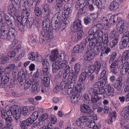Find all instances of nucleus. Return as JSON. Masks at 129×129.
<instances>
[{
	"instance_id": "f257e3e1",
	"label": "nucleus",
	"mask_w": 129,
	"mask_h": 129,
	"mask_svg": "<svg viewBox=\"0 0 129 129\" xmlns=\"http://www.w3.org/2000/svg\"><path fill=\"white\" fill-rule=\"evenodd\" d=\"M51 55L50 56V59L52 61L55 60V61L58 62V63L57 65L58 67V68L59 69H62L66 66L68 63L66 59H64L62 61L58 59L56 60L58 55V50H56L52 51L51 52Z\"/></svg>"
},
{
	"instance_id": "f03ea898",
	"label": "nucleus",
	"mask_w": 129,
	"mask_h": 129,
	"mask_svg": "<svg viewBox=\"0 0 129 129\" xmlns=\"http://www.w3.org/2000/svg\"><path fill=\"white\" fill-rule=\"evenodd\" d=\"M108 44L103 43H100L96 44L95 47V49L98 52L97 53L100 52L101 50V54L100 57L101 58L103 56V55L104 54L107 55L110 52V49L109 48L107 47Z\"/></svg>"
},
{
	"instance_id": "7ed1b4c3",
	"label": "nucleus",
	"mask_w": 129,
	"mask_h": 129,
	"mask_svg": "<svg viewBox=\"0 0 129 129\" xmlns=\"http://www.w3.org/2000/svg\"><path fill=\"white\" fill-rule=\"evenodd\" d=\"M21 113V109L20 107L13 106L11 107V110H8L6 113L8 116L12 115L17 121L20 118Z\"/></svg>"
},
{
	"instance_id": "20e7f679",
	"label": "nucleus",
	"mask_w": 129,
	"mask_h": 129,
	"mask_svg": "<svg viewBox=\"0 0 129 129\" xmlns=\"http://www.w3.org/2000/svg\"><path fill=\"white\" fill-rule=\"evenodd\" d=\"M69 73V75L67 80H66L65 79H63L60 83V89L61 90L65 88L69 84L71 81H72L73 79H75L77 77L74 76V73L73 70H71Z\"/></svg>"
},
{
	"instance_id": "39448f33",
	"label": "nucleus",
	"mask_w": 129,
	"mask_h": 129,
	"mask_svg": "<svg viewBox=\"0 0 129 129\" xmlns=\"http://www.w3.org/2000/svg\"><path fill=\"white\" fill-rule=\"evenodd\" d=\"M20 5L22 6L21 9L22 12V13L24 16L26 17L28 16L29 13L28 10V7L29 6V3L27 0H20Z\"/></svg>"
},
{
	"instance_id": "423d86ee",
	"label": "nucleus",
	"mask_w": 129,
	"mask_h": 129,
	"mask_svg": "<svg viewBox=\"0 0 129 129\" xmlns=\"http://www.w3.org/2000/svg\"><path fill=\"white\" fill-rule=\"evenodd\" d=\"M10 75L6 72L0 75V78H1V83L0 84V87H1L6 88L8 87V82L9 80Z\"/></svg>"
},
{
	"instance_id": "0eeeda50",
	"label": "nucleus",
	"mask_w": 129,
	"mask_h": 129,
	"mask_svg": "<svg viewBox=\"0 0 129 129\" xmlns=\"http://www.w3.org/2000/svg\"><path fill=\"white\" fill-rule=\"evenodd\" d=\"M49 74V71L45 69L41 73V78L42 83L45 87H48L49 86L50 79L48 75Z\"/></svg>"
},
{
	"instance_id": "6e6552de",
	"label": "nucleus",
	"mask_w": 129,
	"mask_h": 129,
	"mask_svg": "<svg viewBox=\"0 0 129 129\" xmlns=\"http://www.w3.org/2000/svg\"><path fill=\"white\" fill-rule=\"evenodd\" d=\"M98 54L95 52V50L93 48L90 47L85 53L84 56V59L86 60L90 61L93 59Z\"/></svg>"
},
{
	"instance_id": "1a4fd4ad",
	"label": "nucleus",
	"mask_w": 129,
	"mask_h": 129,
	"mask_svg": "<svg viewBox=\"0 0 129 129\" xmlns=\"http://www.w3.org/2000/svg\"><path fill=\"white\" fill-rule=\"evenodd\" d=\"M14 18L10 14H6L5 16L4 11L0 10V23L3 25H6V21Z\"/></svg>"
},
{
	"instance_id": "9d476101",
	"label": "nucleus",
	"mask_w": 129,
	"mask_h": 129,
	"mask_svg": "<svg viewBox=\"0 0 129 129\" xmlns=\"http://www.w3.org/2000/svg\"><path fill=\"white\" fill-rule=\"evenodd\" d=\"M23 17H21V20L22 22V23L23 25L26 26L27 27L30 28L33 24L34 22V19L33 18L30 17L28 19L27 17H26L25 16H24L23 15Z\"/></svg>"
},
{
	"instance_id": "9b49d317",
	"label": "nucleus",
	"mask_w": 129,
	"mask_h": 129,
	"mask_svg": "<svg viewBox=\"0 0 129 129\" xmlns=\"http://www.w3.org/2000/svg\"><path fill=\"white\" fill-rule=\"evenodd\" d=\"M86 43L89 42L90 48H93L95 49V47L96 44L99 43V41L95 37H92V36L88 35L86 38Z\"/></svg>"
},
{
	"instance_id": "f8f14e48",
	"label": "nucleus",
	"mask_w": 129,
	"mask_h": 129,
	"mask_svg": "<svg viewBox=\"0 0 129 129\" xmlns=\"http://www.w3.org/2000/svg\"><path fill=\"white\" fill-rule=\"evenodd\" d=\"M90 108L88 105L83 104L80 106V111L86 114L88 117L92 116L93 115L94 113L90 109Z\"/></svg>"
},
{
	"instance_id": "ddd939ff",
	"label": "nucleus",
	"mask_w": 129,
	"mask_h": 129,
	"mask_svg": "<svg viewBox=\"0 0 129 129\" xmlns=\"http://www.w3.org/2000/svg\"><path fill=\"white\" fill-rule=\"evenodd\" d=\"M101 67V63L99 61H96L94 65H91L88 68V73H92L94 72L97 74Z\"/></svg>"
},
{
	"instance_id": "4468645a",
	"label": "nucleus",
	"mask_w": 129,
	"mask_h": 129,
	"mask_svg": "<svg viewBox=\"0 0 129 129\" xmlns=\"http://www.w3.org/2000/svg\"><path fill=\"white\" fill-rule=\"evenodd\" d=\"M82 27L80 20L77 19L73 23L71 27V31L74 33L77 32Z\"/></svg>"
},
{
	"instance_id": "2eb2a0df",
	"label": "nucleus",
	"mask_w": 129,
	"mask_h": 129,
	"mask_svg": "<svg viewBox=\"0 0 129 129\" xmlns=\"http://www.w3.org/2000/svg\"><path fill=\"white\" fill-rule=\"evenodd\" d=\"M8 27L7 25H2L0 28V38L2 39L8 40Z\"/></svg>"
},
{
	"instance_id": "dca6fc26",
	"label": "nucleus",
	"mask_w": 129,
	"mask_h": 129,
	"mask_svg": "<svg viewBox=\"0 0 129 129\" xmlns=\"http://www.w3.org/2000/svg\"><path fill=\"white\" fill-rule=\"evenodd\" d=\"M116 26L120 27L119 32L120 34H122L127 29V25L126 22L124 20L119 21L117 23Z\"/></svg>"
},
{
	"instance_id": "f3484780",
	"label": "nucleus",
	"mask_w": 129,
	"mask_h": 129,
	"mask_svg": "<svg viewBox=\"0 0 129 129\" xmlns=\"http://www.w3.org/2000/svg\"><path fill=\"white\" fill-rule=\"evenodd\" d=\"M15 68V66L14 64H9L4 69L0 67V75H2V74L4 72H6V73L10 74L11 72Z\"/></svg>"
},
{
	"instance_id": "a211bd4d",
	"label": "nucleus",
	"mask_w": 129,
	"mask_h": 129,
	"mask_svg": "<svg viewBox=\"0 0 129 129\" xmlns=\"http://www.w3.org/2000/svg\"><path fill=\"white\" fill-rule=\"evenodd\" d=\"M41 33L43 37L45 38V40H47L49 41L51 36L52 35L51 31L49 29H41Z\"/></svg>"
},
{
	"instance_id": "6ab92c4d",
	"label": "nucleus",
	"mask_w": 129,
	"mask_h": 129,
	"mask_svg": "<svg viewBox=\"0 0 129 129\" xmlns=\"http://www.w3.org/2000/svg\"><path fill=\"white\" fill-rule=\"evenodd\" d=\"M41 19L42 21V26L43 29H49L50 22L49 20L47 18H45V17L41 16Z\"/></svg>"
},
{
	"instance_id": "aec40b11",
	"label": "nucleus",
	"mask_w": 129,
	"mask_h": 129,
	"mask_svg": "<svg viewBox=\"0 0 129 129\" xmlns=\"http://www.w3.org/2000/svg\"><path fill=\"white\" fill-rule=\"evenodd\" d=\"M117 61L116 60H115L112 62L110 66V68L112 69L111 72L114 74L115 75L116 73H118V72L119 69L117 67Z\"/></svg>"
},
{
	"instance_id": "412c9836",
	"label": "nucleus",
	"mask_w": 129,
	"mask_h": 129,
	"mask_svg": "<svg viewBox=\"0 0 129 129\" xmlns=\"http://www.w3.org/2000/svg\"><path fill=\"white\" fill-rule=\"evenodd\" d=\"M100 25L99 24H98L92 27L88 31L89 35L92 36V35L93 36L96 35L99 29H98V27Z\"/></svg>"
},
{
	"instance_id": "4be33fe9",
	"label": "nucleus",
	"mask_w": 129,
	"mask_h": 129,
	"mask_svg": "<svg viewBox=\"0 0 129 129\" xmlns=\"http://www.w3.org/2000/svg\"><path fill=\"white\" fill-rule=\"evenodd\" d=\"M106 94L108 96L113 95L114 93L113 88L109 84L107 85L105 89Z\"/></svg>"
},
{
	"instance_id": "5701e85b",
	"label": "nucleus",
	"mask_w": 129,
	"mask_h": 129,
	"mask_svg": "<svg viewBox=\"0 0 129 129\" xmlns=\"http://www.w3.org/2000/svg\"><path fill=\"white\" fill-rule=\"evenodd\" d=\"M71 7L70 4H67L64 6V12L63 13V15L65 17L69 20L70 17V15L71 12Z\"/></svg>"
},
{
	"instance_id": "b1692460",
	"label": "nucleus",
	"mask_w": 129,
	"mask_h": 129,
	"mask_svg": "<svg viewBox=\"0 0 129 129\" xmlns=\"http://www.w3.org/2000/svg\"><path fill=\"white\" fill-rule=\"evenodd\" d=\"M86 46L85 43H82L80 47L79 45H75L73 48V50L76 53L81 52L84 49Z\"/></svg>"
},
{
	"instance_id": "393cba45",
	"label": "nucleus",
	"mask_w": 129,
	"mask_h": 129,
	"mask_svg": "<svg viewBox=\"0 0 129 129\" xmlns=\"http://www.w3.org/2000/svg\"><path fill=\"white\" fill-rule=\"evenodd\" d=\"M15 32V30L13 27H11L8 30V40L10 41L12 40L14 38Z\"/></svg>"
},
{
	"instance_id": "a878e982",
	"label": "nucleus",
	"mask_w": 129,
	"mask_h": 129,
	"mask_svg": "<svg viewBox=\"0 0 129 129\" xmlns=\"http://www.w3.org/2000/svg\"><path fill=\"white\" fill-rule=\"evenodd\" d=\"M86 3L84 0H79L76 3L75 7L77 10H79L80 8L85 7Z\"/></svg>"
},
{
	"instance_id": "bb28decb",
	"label": "nucleus",
	"mask_w": 129,
	"mask_h": 129,
	"mask_svg": "<svg viewBox=\"0 0 129 129\" xmlns=\"http://www.w3.org/2000/svg\"><path fill=\"white\" fill-rule=\"evenodd\" d=\"M80 96L79 93L74 92L71 97V101L72 103H76L80 100Z\"/></svg>"
},
{
	"instance_id": "cd10ccee",
	"label": "nucleus",
	"mask_w": 129,
	"mask_h": 129,
	"mask_svg": "<svg viewBox=\"0 0 129 129\" xmlns=\"http://www.w3.org/2000/svg\"><path fill=\"white\" fill-rule=\"evenodd\" d=\"M29 59L32 60L38 61L40 58V55L37 52H31L29 54Z\"/></svg>"
},
{
	"instance_id": "c85d7f7f",
	"label": "nucleus",
	"mask_w": 129,
	"mask_h": 129,
	"mask_svg": "<svg viewBox=\"0 0 129 129\" xmlns=\"http://www.w3.org/2000/svg\"><path fill=\"white\" fill-rule=\"evenodd\" d=\"M69 21L68 19H66L62 21V22H60L59 27L57 31H62L66 27V25L68 24Z\"/></svg>"
},
{
	"instance_id": "c756f323",
	"label": "nucleus",
	"mask_w": 129,
	"mask_h": 129,
	"mask_svg": "<svg viewBox=\"0 0 129 129\" xmlns=\"http://www.w3.org/2000/svg\"><path fill=\"white\" fill-rule=\"evenodd\" d=\"M88 126L89 127L91 128L92 129H99L100 128V126L99 123H98L95 125V122L93 120L89 121L88 122Z\"/></svg>"
},
{
	"instance_id": "7c9ffc66",
	"label": "nucleus",
	"mask_w": 129,
	"mask_h": 129,
	"mask_svg": "<svg viewBox=\"0 0 129 129\" xmlns=\"http://www.w3.org/2000/svg\"><path fill=\"white\" fill-rule=\"evenodd\" d=\"M55 16H56L57 19L56 20H61V21H63L66 19H68L67 18L63 15V13L61 11H59L57 13L55 14Z\"/></svg>"
},
{
	"instance_id": "2f4dec72",
	"label": "nucleus",
	"mask_w": 129,
	"mask_h": 129,
	"mask_svg": "<svg viewBox=\"0 0 129 129\" xmlns=\"http://www.w3.org/2000/svg\"><path fill=\"white\" fill-rule=\"evenodd\" d=\"M120 115L126 119H129V111L128 109L124 108L121 111Z\"/></svg>"
},
{
	"instance_id": "473e14b6",
	"label": "nucleus",
	"mask_w": 129,
	"mask_h": 129,
	"mask_svg": "<svg viewBox=\"0 0 129 129\" xmlns=\"http://www.w3.org/2000/svg\"><path fill=\"white\" fill-rule=\"evenodd\" d=\"M48 118V115L46 114H44L39 118V121L38 125L40 126L43 125V122L45 121Z\"/></svg>"
},
{
	"instance_id": "72a5a7b5",
	"label": "nucleus",
	"mask_w": 129,
	"mask_h": 129,
	"mask_svg": "<svg viewBox=\"0 0 129 129\" xmlns=\"http://www.w3.org/2000/svg\"><path fill=\"white\" fill-rule=\"evenodd\" d=\"M119 7V4L116 2L113 1L110 3L109 8L111 10H114L117 9Z\"/></svg>"
},
{
	"instance_id": "f704fd0d",
	"label": "nucleus",
	"mask_w": 129,
	"mask_h": 129,
	"mask_svg": "<svg viewBox=\"0 0 129 129\" xmlns=\"http://www.w3.org/2000/svg\"><path fill=\"white\" fill-rule=\"evenodd\" d=\"M39 85V83L38 81L34 80L32 81L31 88L32 91L34 93L37 90Z\"/></svg>"
},
{
	"instance_id": "c9c22d12",
	"label": "nucleus",
	"mask_w": 129,
	"mask_h": 129,
	"mask_svg": "<svg viewBox=\"0 0 129 129\" xmlns=\"http://www.w3.org/2000/svg\"><path fill=\"white\" fill-rule=\"evenodd\" d=\"M81 67L80 64L79 63H76L74 66V69L75 72L74 74V76L75 77H77V76L79 71Z\"/></svg>"
},
{
	"instance_id": "e433bc0d",
	"label": "nucleus",
	"mask_w": 129,
	"mask_h": 129,
	"mask_svg": "<svg viewBox=\"0 0 129 129\" xmlns=\"http://www.w3.org/2000/svg\"><path fill=\"white\" fill-rule=\"evenodd\" d=\"M77 32V35L75 37L74 39V41L76 42H77L84 35L83 32L82 30L80 29Z\"/></svg>"
},
{
	"instance_id": "4c0bfd02",
	"label": "nucleus",
	"mask_w": 129,
	"mask_h": 129,
	"mask_svg": "<svg viewBox=\"0 0 129 129\" xmlns=\"http://www.w3.org/2000/svg\"><path fill=\"white\" fill-rule=\"evenodd\" d=\"M42 63L43 66L42 71H44V70H45V69L46 70H47V71H49L48 68L49 64L47 60L46 59H44L42 60Z\"/></svg>"
},
{
	"instance_id": "58836bf2",
	"label": "nucleus",
	"mask_w": 129,
	"mask_h": 129,
	"mask_svg": "<svg viewBox=\"0 0 129 129\" xmlns=\"http://www.w3.org/2000/svg\"><path fill=\"white\" fill-rule=\"evenodd\" d=\"M6 25L8 27L7 25L11 27H14L15 26V21L14 18L11 19L6 21Z\"/></svg>"
},
{
	"instance_id": "ea45409f",
	"label": "nucleus",
	"mask_w": 129,
	"mask_h": 129,
	"mask_svg": "<svg viewBox=\"0 0 129 129\" xmlns=\"http://www.w3.org/2000/svg\"><path fill=\"white\" fill-rule=\"evenodd\" d=\"M129 58V50H125L123 53L122 59L123 61L127 60Z\"/></svg>"
},
{
	"instance_id": "a19ab883",
	"label": "nucleus",
	"mask_w": 129,
	"mask_h": 129,
	"mask_svg": "<svg viewBox=\"0 0 129 129\" xmlns=\"http://www.w3.org/2000/svg\"><path fill=\"white\" fill-rule=\"evenodd\" d=\"M110 38L112 39L118 38V33L116 30H113L109 34Z\"/></svg>"
},
{
	"instance_id": "79ce46f5",
	"label": "nucleus",
	"mask_w": 129,
	"mask_h": 129,
	"mask_svg": "<svg viewBox=\"0 0 129 129\" xmlns=\"http://www.w3.org/2000/svg\"><path fill=\"white\" fill-rule=\"evenodd\" d=\"M60 21L58 20H56L54 21V23H53L52 25L53 28L57 30L59 24H60Z\"/></svg>"
},
{
	"instance_id": "37998d69",
	"label": "nucleus",
	"mask_w": 129,
	"mask_h": 129,
	"mask_svg": "<svg viewBox=\"0 0 129 129\" xmlns=\"http://www.w3.org/2000/svg\"><path fill=\"white\" fill-rule=\"evenodd\" d=\"M58 62L54 61L52 64V71L54 73H55L57 72L58 70L59 69L58 68L57 65L58 64Z\"/></svg>"
},
{
	"instance_id": "c03bdc74",
	"label": "nucleus",
	"mask_w": 129,
	"mask_h": 129,
	"mask_svg": "<svg viewBox=\"0 0 129 129\" xmlns=\"http://www.w3.org/2000/svg\"><path fill=\"white\" fill-rule=\"evenodd\" d=\"M43 10L47 15H49L51 14H52L51 13V10L49 9V6L47 5H45L44 6Z\"/></svg>"
},
{
	"instance_id": "a18cd8bd",
	"label": "nucleus",
	"mask_w": 129,
	"mask_h": 129,
	"mask_svg": "<svg viewBox=\"0 0 129 129\" xmlns=\"http://www.w3.org/2000/svg\"><path fill=\"white\" fill-rule=\"evenodd\" d=\"M96 89H94L93 88H90L88 91V94L91 96L96 95Z\"/></svg>"
},
{
	"instance_id": "49530a36",
	"label": "nucleus",
	"mask_w": 129,
	"mask_h": 129,
	"mask_svg": "<svg viewBox=\"0 0 129 129\" xmlns=\"http://www.w3.org/2000/svg\"><path fill=\"white\" fill-rule=\"evenodd\" d=\"M31 74L33 78V80L35 81V78L36 79V78H38L39 77V73L38 70L33 71L31 72Z\"/></svg>"
},
{
	"instance_id": "de8ad7c7",
	"label": "nucleus",
	"mask_w": 129,
	"mask_h": 129,
	"mask_svg": "<svg viewBox=\"0 0 129 129\" xmlns=\"http://www.w3.org/2000/svg\"><path fill=\"white\" fill-rule=\"evenodd\" d=\"M96 95H104L105 93V89L103 87H101L99 88L96 90Z\"/></svg>"
},
{
	"instance_id": "09e8293b",
	"label": "nucleus",
	"mask_w": 129,
	"mask_h": 129,
	"mask_svg": "<svg viewBox=\"0 0 129 129\" xmlns=\"http://www.w3.org/2000/svg\"><path fill=\"white\" fill-rule=\"evenodd\" d=\"M20 17H18L17 18V20L20 22L19 24H18V27L19 30L21 31H22L24 30V26L25 25H23L22 23L21 20H19Z\"/></svg>"
},
{
	"instance_id": "8fccbe9b",
	"label": "nucleus",
	"mask_w": 129,
	"mask_h": 129,
	"mask_svg": "<svg viewBox=\"0 0 129 129\" xmlns=\"http://www.w3.org/2000/svg\"><path fill=\"white\" fill-rule=\"evenodd\" d=\"M34 13L37 16H41V12L38 7H36L35 8Z\"/></svg>"
},
{
	"instance_id": "3c124183",
	"label": "nucleus",
	"mask_w": 129,
	"mask_h": 129,
	"mask_svg": "<svg viewBox=\"0 0 129 129\" xmlns=\"http://www.w3.org/2000/svg\"><path fill=\"white\" fill-rule=\"evenodd\" d=\"M113 39L112 40L110 44V46L111 48H113L117 45L118 41V38Z\"/></svg>"
},
{
	"instance_id": "603ef678",
	"label": "nucleus",
	"mask_w": 129,
	"mask_h": 129,
	"mask_svg": "<svg viewBox=\"0 0 129 129\" xmlns=\"http://www.w3.org/2000/svg\"><path fill=\"white\" fill-rule=\"evenodd\" d=\"M25 120L21 121L20 122L19 125L21 129H27Z\"/></svg>"
},
{
	"instance_id": "864d4df0",
	"label": "nucleus",
	"mask_w": 129,
	"mask_h": 129,
	"mask_svg": "<svg viewBox=\"0 0 129 129\" xmlns=\"http://www.w3.org/2000/svg\"><path fill=\"white\" fill-rule=\"evenodd\" d=\"M117 56V53L114 52L112 53L111 55L109 60V63H111L113 61H114Z\"/></svg>"
},
{
	"instance_id": "5fc2aeb1",
	"label": "nucleus",
	"mask_w": 129,
	"mask_h": 129,
	"mask_svg": "<svg viewBox=\"0 0 129 129\" xmlns=\"http://www.w3.org/2000/svg\"><path fill=\"white\" fill-rule=\"evenodd\" d=\"M92 97L91 99L92 103H96L98 101L101 100L102 99V98L101 97H99L98 96L96 97L94 96Z\"/></svg>"
},
{
	"instance_id": "6e6d98bb",
	"label": "nucleus",
	"mask_w": 129,
	"mask_h": 129,
	"mask_svg": "<svg viewBox=\"0 0 129 129\" xmlns=\"http://www.w3.org/2000/svg\"><path fill=\"white\" fill-rule=\"evenodd\" d=\"M87 72H82L80 75L79 76V79L81 80V81L82 82L86 79L87 76Z\"/></svg>"
},
{
	"instance_id": "4d7b16f0",
	"label": "nucleus",
	"mask_w": 129,
	"mask_h": 129,
	"mask_svg": "<svg viewBox=\"0 0 129 129\" xmlns=\"http://www.w3.org/2000/svg\"><path fill=\"white\" fill-rule=\"evenodd\" d=\"M17 79L19 82L21 83L23 82L24 83V82L25 83L26 81V76H24V75L21 76H21H18Z\"/></svg>"
},
{
	"instance_id": "13d9d810",
	"label": "nucleus",
	"mask_w": 129,
	"mask_h": 129,
	"mask_svg": "<svg viewBox=\"0 0 129 129\" xmlns=\"http://www.w3.org/2000/svg\"><path fill=\"white\" fill-rule=\"evenodd\" d=\"M74 90H76L75 92H76L77 93H79V94L81 92L83 91V90L80 84L77 86V88H76V86L75 87Z\"/></svg>"
},
{
	"instance_id": "bf43d9fd",
	"label": "nucleus",
	"mask_w": 129,
	"mask_h": 129,
	"mask_svg": "<svg viewBox=\"0 0 129 129\" xmlns=\"http://www.w3.org/2000/svg\"><path fill=\"white\" fill-rule=\"evenodd\" d=\"M23 83L24 84V88L26 89H28L31 85L32 81H27L26 82H24V83Z\"/></svg>"
},
{
	"instance_id": "052dcab7",
	"label": "nucleus",
	"mask_w": 129,
	"mask_h": 129,
	"mask_svg": "<svg viewBox=\"0 0 129 129\" xmlns=\"http://www.w3.org/2000/svg\"><path fill=\"white\" fill-rule=\"evenodd\" d=\"M128 43L121 41L120 44L119 48L120 49H122L126 47Z\"/></svg>"
},
{
	"instance_id": "680f3d73",
	"label": "nucleus",
	"mask_w": 129,
	"mask_h": 129,
	"mask_svg": "<svg viewBox=\"0 0 129 129\" xmlns=\"http://www.w3.org/2000/svg\"><path fill=\"white\" fill-rule=\"evenodd\" d=\"M38 117V113L37 111L34 112L31 116V118L34 120V122L36 120Z\"/></svg>"
},
{
	"instance_id": "e2e57ef3",
	"label": "nucleus",
	"mask_w": 129,
	"mask_h": 129,
	"mask_svg": "<svg viewBox=\"0 0 129 129\" xmlns=\"http://www.w3.org/2000/svg\"><path fill=\"white\" fill-rule=\"evenodd\" d=\"M93 86L95 88H98L100 87H103V83L101 82V81L97 82L94 83Z\"/></svg>"
},
{
	"instance_id": "0e129e2a",
	"label": "nucleus",
	"mask_w": 129,
	"mask_h": 129,
	"mask_svg": "<svg viewBox=\"0 0 129 129\" xmlns=\"http://www.w3.org/2000/svg\"><path fill=\"white\" fill-rule=\"evenodd\" d=\"M76 83V81L75 79H73L72 81H71L70 82V84L68 85V87L70 88H71L73 89H74V87Z\"/></svg>"
},
{
	"instance_id": "69168bd1",
	"label": "nucleus",
	"mask_w": 129,
	"mask_h": 129,
	"mask_svg": "<svg viewBox=\"0 0 129 129\" xmlns=\"http://www.w3.org/2000/svg\"><path fill=\"white\" fill-rule=\"evenodd\" d=\"M104 37L103 38L102 37L101 39L102 40V42L108 44V42L109 41L107 35L104 34Z\"/></svg>"
},
{
	"instance_id": "338daca9",
	"label": "nucleus",
	"mask_w": 129,
	"mask_h": 129,
	"mask_svg": "<svg viewBox=\"0 0 129 129\" xmlns=\"http://www.w3.org/2000/svg\"><path fill=\"white\" fill-rule=\"evenodd\" d=\"M62 4L56 3L55 6V8L57 11H61L62 9Z\"/></svg>"
},
{
	"instance_id": "774afa93",
	"label": "nucleus",
	"mask_w": 129,
	"mask_h": 129,
	"mask_svg": "<svg viewBox=\"0 0 129 129\" xmlns=\"http://www.w3.org/2000/svg\"><path fill=\"white\" fill-rule=\"evenodd\" d=\"M26 123L27 126H29L34 122V120H33L31 117L27 118L26 120Z\"/></svg>"
}]
</instances>
